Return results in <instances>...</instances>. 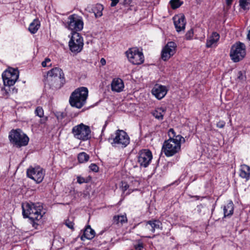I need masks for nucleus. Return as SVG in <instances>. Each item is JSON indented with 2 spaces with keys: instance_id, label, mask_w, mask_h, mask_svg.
I'll return each mask as SVG.
<instances>
[{
  "instance_id": "obj_46",
  "label": "nucleus",
  "mask_w": 250,
  "mask_h": 250,
  "mask_svg": "<svg viewBox=\"0 0 250 250\" xmlns=\"http://www.w3.org/2000/svg\"><path fill=\"white\" fill-rule=\"evenodd\" d=\"M106 126V122L105 123V124L104 125V126L103 127L102 132L104 131V130Z\"/></svg>"
},
{
  "instance_id": "obj_1",
  "label": "nucleus",
  "mask_w": 250,
  "mask_h": 250,
  "mask_svg": "<svg viewBox=\"0 0 250 250\" xmlns=\"http://www.w3.org/2000/svg\"><path fill=\"white\" fill-rule=\"evenodd\" d=\"M169 139L164 142L162 151L167 157H171L178 153L181 149V143H184L185 138L180 135H176L173 128L168 132Z\"/></svg>"
},
{
  "instance_id": "obj_44",
  "label": "nucleus",
  "mask_w": 250,
  "mask_h": 250,
  "mask_svg": "<svg viewBox=\"0 0 250 250\" xmlns=\"http://www.w3.org/2000/svg\"><path fill=\"white\" fill-rule=\"evenodd\" d=\"M100 63L102 66L105 65L106 61L104 58H102L100 60Z\"/></svg>"
},
{
  "instance_id": "obj_43",
  "label": "nucleus",
  "mask_w": 250,
  "mask_h": 250,
  "mask_svg": "<svg viewBox=\"0 0 250 250\" xmlns=\"http://www.w3.org/2000/svg\"><path fill=\"white\" fill-rule=\"evenodd\" d=\"M132 0H123L124 5H129L131 3Z\"/></svg>"
},
{
  "instance_id": "obj_30",
  "label": "nucleus",
  "mask_w": 250,
  "mask_h": 250,
  "mask_svg": "<svg viewBox=\"0 0 250 250\" xmlns=\"http://www.w3.org/2000/svg\"><path fill=\"white\" fill-rule=\"evenodd\" d=\"M250 4V0H240L239 5L240 7L244 10L249 9V5Z\"/></svg>"
},
{
  "instance_id": "obj_39",
  "label": "nucleus",
  "mask_w": 250,
  "mask_h": 250,
  "mask_svg": "<svg viewBox=\"0 0 250 250\" xmlns=\"http://www.w3.org/2000/svg\"><path fill=\"white\" fill-rule=\"evenodd\" d=\"M237 79L240 81H243L245 79V76L244 75L243 73L241 71H239L237 74Z\"/></svg>"
},
{
  "instance_id": "obj_4",
  "label": "nucleus",
  "mask_w": 250,
  "mask_h": 250,
  "mask_svg": "<svg viewBox=\"0 0 250 250\" xmlns=\"http://www.w3.org/2000/svg\"><path fill=\"white\" fill-rule=\"evenodd\" d=\"M108 141L115 148H124L130 143V138L123 130L118 129L111 134Z\"/></svg>"
},
{
  "instance_id": "obj_38",
  "label": "nucleus",
  "mask_w": 250,
  "mask_h": 250,
  "mask_svg": "<svg viewBox=\"0 0 250 250\" xmlns=\"http://www.w3.org/2000/svg\"><path fill=\"white\" fill-rule=\"evenodd\" d=\"M66 226L71 229H73L74 223L69 220H67L65 222Z\"/></svg>"
},
{
  "instance_id": "obj_34",
  "label": "nucleus",
  "mask_w": 250,
  "mask_h": 250,
  "mask_svg": "<svg viewBox=\"0 0 250 250\" xmlns=\"http://www.w3.org/2000/svg\"><path fill=\"white\" fill-rule=\"evenodd\" d=\"M136 250H142L144 248V244L142 241L139 240L138 243L134 245Z\"/></svg>"
},
{
  "instance_id": "obj_29",
  "label": "nucleus",
  "mask_w": 250,
  "mask_h": 250,
  "mask_svg": "<svg viewBox=\"0 0 250 250\" xmlns=\"http://www.w3.org/2000/svg\"><path fill=\"white\" fill-rule=\"evenodd\" d=\"M89 159V155L85 152L80 153L78 156V159L80 163H83L88 161Z\"/></svg>"
},
{
  "instance_id": "obj_17",
  "label": "nucleus",
  "mask_w": 250,
  "mask_h": 250,
  "mask_svg": "<svg viewBox=\"0 0 250 250\" xmlns=\"http://www.w3.org/2000/svg\"><path fill=\"white\" fill-rule=\"evenodd\" d=\"M173 20L174 25L177 32H179L185 29L186 21L184 15L176 16L173 18Z\"/></svg>"
},
{
  "instance_id": "obj_20",
  "label": "nucleus",
  "mask_w": 250,
  "mask_h": 250,
  "mask_svg": "<svg viewBox=\"0 0 250 250\" xmlns=\"http://www.w3.org/2000/svg\"><path fill=\"white\" fill-rule=\"evenodd\" d=\"M239 176L248 181L250 179V167L245 165H241L239 169Z\"/></svg>"
},
{
  "instance_id": "obj_26",
  "label": "nucleus",
  "mask_w": 250,
  "mask_h": 250,
  "mask_svg": "<svg viewBox=\"0 0 250 250\" xmlns=\"http://www.w3.org/2000/svg\"><path fill=\"white\" fill-rule=\"evenodd\" d=\"M113 223L117 225H123L127 221V219L125 214L123 215H117L114 216L113 219Z\"/></svg>"
},
{
  "instance_id": "obj_5",
  "label": "nucleus",
  "mask_w": 250,
  "mask_h": 250,
  "mask_svg": "<svg viewBox=\"0 0 250 250\" xmlns=\"http://www.w3.org/2000/svg\"><path fill=\"white\" fill-rule=\"evenodd\" d=\"M88 90L86 87H81L76 89L71 95L69 103L72 106L81 108L86 103Z\"/></svg>"
},
{
  "instance_id": "obj_32",
  "label": "nucleus",
  "mask_w": 250,
  "mask_h": 250,
  "mask_svg": "<svg viewBox=\"0 0 250 250\" xmlns=\"http://www.w3.org/2000/svg\"><path fill=\"white\" fill-rule=\"evenodd\" d=\"M121 188L124 193H125L127 190H128V191H129V183L125 181H122L121 182Z\"/></svg>"
},
{
  "instance_id": "obj_35",
  "label": "nucleus",
  "mask_w": 250,
  "mask_h": 250,
  "mask_svg": "<svg viewBox=\"0 0 250 250\" xmlns=\"http://www.w3.org/2000/svg\"><path fill=\"white\" fill-rule=\"evenodd\" d=\"M193 35V31L192 29H190L187 32L185 37L187 40H190L192 38Z\"/></svg>"
},
{
  "instance_id": "obj_42",
  "label": "nucleus",
  "mask_w": 250,
  "mask_h": 250,
  "mask_svg": "<svg viewBox=\"0 0 250 250\" xmlns=\"http://www.w3.org/2000/svg\"><path fill=\"white\" fill-rule=\"evenodd\" d=\"M111 3L110 5L111 7L115 6L119 2L118 0H111Z\"/></svg>"
},
{
  "instance_id": "obj_22",
  "label": "nucleus",
  "mask_w": 250,
  "mask_h": 250,
  "mask_svg": "<svg viewBox=\"0 0 250 250\" xmlns=\"http://www.w3.org/2000/svg\"><path fill=\"white\" fill-rule=\"evenodd\" d=\"M95 235V231L92 229L90 226H87L83 232V234L81 236V239L83 241L85 239H92Z\"/></svg>"
},
{
  "instance_id": "obj_19",
  "label": "nucleus",
  "mask_w": 250,
  "mask_h": 250,
  "mask_svg": "<svg viewBox=\"0 0 250 250\" xmlns=\"http://www.w3.org/2000/svg\"><path fill=\"white\" fill-rule=\"evenodd\" d=\"M111 90L116 92H120L124 88V83L120 78H114L111 83Z\"/></svg>"
},
{
  "instance_id": "obj_47",
  "label": "nucleus",
  "mask_w": 250,
  "mask_h": 250,
  "mask_svg": "<svg viewBox=\"0 0 250 250\" xmlns=\"http://www.w3.org/2000/svg\"><path fill=\"white\" fill-rule=\"evenodd\" d=\"M1 90L2 91H4L5 93V95H7L8 94V92L7 91V90L6 89H1Z\"/></svg>"
},
{
  "instance_id": "obj_18",
  "label": "nucleus",
  "mask_w": 250,
  "mask_h": 250,
  "mask_svg": "<svg viewBox=\"0 0 250 250\" xmlns=\"http://www.w3.org/2000/svg\"><path fill=\"white\" fill-rule=\"evenodd\" d=\"M219 39L220 35L218 33L216 32H212L207 39L206 44V47L210 48L216 46Z\"/></svg>"
},
{
  "instance_id": "obj_16",
  "label": "nucleus",
  "mask_w": 250,
  "mask_h": 250,
  "mask_svg": "<svg viewBox=\"0 0 250 250\" xmlns=\"http://www.w3.org/2000/svg\"><path fill=\"white\" fill-rule=\"evenodd\" d=\"M167 92V89L166 86L159 84H155L152 89V94L159 100L163 98Z\"/></svg>"
},
{
  "instance_id": "obj_45",
  "label": "nucleus",
  "mask_w": 250,
  "mask_h": 250,
  "mask_svg": "<svg viewBox=\"0 0 250 250\" xmlns=\"http://www.w3.org/2000/svg\"><path fill=\"white\" fill-rule=\"evenodd\" d=\"M226 3L228 5H230L233 1V0H226Z\"/></svg>"
},
{
  "instance_id": "obj_9",
  "label": "nucleus",
  "mask_w": 250,
  "mask_h": 250,
  "mask_svg": "<svg viewBox=\"0 0 250 250\" xmlns=\"http://www.w3.org/2000/svg\"><path fill=\"white\" fill-rule=\"evenodd\" d=\"M246 55L245 45L240 42L233 44L230 50V56L234 62H238Z\"/></svg>"
},
{
  "instance_id": "obj_27",
  "label": "nucleus",
  "mask_w": 250,
  "mask_h": 250,
  "mask_svg": "<svg viewBox=\"0 0 250 250\" xmlns=\"http://www.w3.org/2000/svg\"><path fill=\"white\" fill-rule=\"evenodd\" d=\"M104 9L103 5L101 4H96L92 8L93 12L96 18L101 17L103 15L102 11Z\"/></svg>"
},
{
  "instance_id": "obj_14",
  "label": "nucleus",
  "mask_w": 250,
  "mask_h": 250,
  "mask_svg": "<svg viewBox=\"0 0 250 250\" xmlns=\"http://www.w3.org/2000/svg\"><path fill=\"white\" fill-rule=\"evenodd\" d=\"M176 48L177 45L174 42H168L162 50V59L164 61L169 60L176 53Z\"/></svg>"
},
{
  "instance_id": "obj_28",
  "label": "nucleus",
  "mask_w": 250,
  "mask_h": 250,
  "mask_svg": "<svg viewBox=\"0 0 250 250\" xmlns=\"http://www.w3.org/2000/svg\"><path fill=\"white\" fill-rule=\"evenodd\" d=\"M129 191L126 192L125 193L126 195L129 194L132 192L136 190L137 189V188L139 187L140 185L139 182L137 180H135L133 178H132V179L129 181Z\"/></svg>"
},
{
  "instance_id": "obj_2",
  "label": "nucleus",
  "mask_w": 250,
  "mask_h": 250,
  "mask_svg": "<svg viewBox=\"0 0 250 250\" xmlns=\"http://www.w3.org/2000/svg\"><path fill=\"white\" fill-rule=\"evenodd\" d=\"M40 203H25L22 205V214L24 218H29L32 221V226L37 228L38 224L35 221H40L44 212Z\"/></svg>"
},
{
  "instance_id": "obj_10",
  "label": "nucleus",
  "mask_w": 250,
  "mask_h": 250,
  "mask_svg": "<svg viewBox=\"0 0 250 250\" xmlns=\"http://www.w3.org/2000/svg\"><path fill=\"white\" fill-rule=\"evenodd\" d=\"M27 176L34 180L37 184L41 183L44 177L45 171L42 168L37 166L30 167L26 171Z\"/></svg>"
},
{
  "instance_id": "obj_41",
  "label": "nucleus",
  "mask_w": 250,
  "mask_h": 250,
  "mask_svg": "<svg viewBox=\"0 0 250 250\" xmlns=\"http://www.w3.org/2000/svg\"><path fill=\"white\" fill-rule=\"evenodd\" d=\"M77 182L80 184L84 183L85 182V180L84 178L78 176L77 177Z\"/></svg>"
},
{
  "instance_id": "obj_23",
  "label": "nucleus",
  "mask_w": 250,
  "mask_h": 250,
  "mask_svg": "<svg viewBox=\"0 0 250 250\" xmlns=\"http://www.w3.org/2000/svg\"><path fill=\"white\" fill-rule=\"evenodd\" d=\"M233 203L232 201H229L223 207L224 217L226 218L231 216L233 213Z\"/></svg>"
},
{
  "instance_id": "obj_11",
  "label": "nucleus",
  "mask_w": 250,
  "mask_h": 250,
  "mask_svg": "<svg viewBox=\"0 0 250 250\" xmlns=\"http://www.w3.org/2000/svg\"><path fill=\"white\" fill-rule=\"evenodd\" d=\"M83 38L77 32H73L70 40L69 42L70 50L74 53H79L83 49Z\"/></svg>"
},
{
  "instance_id": "obj_33",
  "label": "nucleus",
  "mask_w": 250,
  "mask_h": 250,
  "mask_svg": "<svg viewBox=\"0 0 250 250\" xmlns=\"http://www.w3.org/2000/svg\"><path fill=\"white\" fill-rule=\"evenodd\" d=\"M35 113L36 115L39 116L40 118L43 117L44 112L41 106H38L35 111Z\"/></svg>"
},
{
  "instance_id": "obj_24",
  "label": "nucleus",
  "mask_w": 250,
  "mask_h": 250,
  "mask_svg": "<svg viewBox=\"0 0 250 250\" xmlns=\"http://www.w3.org/2000/svg\"><path fill=\"white\" fill-rule=\"evenodd\" d=\"M41 26V23L38 19H34L32 22L30 23L28 27V30L32 34L37 33Z\"/></svg>"
},
{
  "instance_id": "obj_6",
  "label": "nucleus",
  "mask_w": 250,
  "mask_h": 250,
  "mask_svg": "<svg viewBox=\"0 0 250 250\" xmlns=\"http://www.w3.org/2000/svg\"><path fill=\"white\" fill-rule=\"evenodd\" d=\"M10 141L18 147L26 146L29 139L21 129L12 130L9 134Z\"/></svg>"
},
{
  "instance_id": "obj_12",
  "label": "nucleus",
  "mask_w": 250,
  "mask_h": 250,
  "mask_svg": "<svg viewBox=\"0 0 250 250\" xmlns=\"http://www.w3.org/2000/svg\"><path fill=\"white\" fill-rule=\"evenodd\" d=\"M125 53L128 61L133 64H140L144 61L143 53L137 48H130L126 51Z\"/></svg>"
},
{
  "instance_id": "obj_31",
  "label": "nucleus",
  "mask_w": 250,
  "mask_h": 250,
  "mask_svg": "<svg viewBox=\"0 0 250 250\" xmlns=\"http://www.w3.org/2000/svg\"><path fill=\"white\" fill-rule=\"evenodd\" d=\"M172 9H176L179 7L182 4L180 0H171L169 2Z\"/></svg>"
},
{
  "instance_id": "obj_40",
  "label": "nucleus",
  "mask_w": 250,
  "mask_h": 250,
  "mask_svg": "<svg viewBox=\"0 0 250 250\" xmlns=\"http://www.w3.org/2000/svg\"><path fill=\"white\" fill-rule=\"evenodd\" d=\"M225 122L223 121H220L219 122H218L217 124H216V126L218 128H223L225 125Z\"/></svg>"
},
{
  "instance_id": "obj_37",
  "label": "nucleus",
  "mask_w": 250,
  "mask_h": 250,
  "mask_svg": "<svg viewBox=\"0 0 250 250\" xmlns=\"http://www.w3.org/2000/svg\"><path fill=\"white\" fill-rule=\"evenodd\" d=\"M51 60L49 58H46L44 61H43L42 63V67H46L48 66H51V64L50 63L49 65H47V63L50 62Z\"/></svg>"
},
{
  "instance_id": "obj_13",
  "label": "nucleus",
  "mask_w": 250,
  "mask_h": 250,
  "mask_svg": "<svg viewBox=\"0 0 250 250\" xmlns=\"http://www.w3.org/2000/svg\"><path fill=\"white\" fill-rule=\"evenodd\" d=\"M83 23L81 18L77 15H70L68 18L66 27L69 30L77 32L83 28Z\"/></svg>"
},
{
  "instance_id": "obj_48",
  "label": "nucleus",
  "mask_w": 250,
  "mask_h": 250,
  "mask_svg": "<svg viewBox=\"0 0 250 250\" xmlns=\"http://www.w3.org/2000/svg\"><path fill=\"white\" fill-rule=\"evenodd\" d=\"M63 118V114H61V117L60 118L61 119H62Z\"/></svg>"
},
{
  "instance_id": "obj_7",
  "label": "nucleus",
  "mask_w": 250,
  "mask_h": 250,
  "mask_svg": "<svg viewBox=\"0 0 250 250\" xmlns=\"http://www.w3.org/2000/svg\"><path fill=\"white\" fill-rule=\"evenodd\" d=\"M72 133L75 138L84 141L90 138L91 130L89 126L81 123L72 128Z\"/></svg>"
},
{
  "instance_id": "obj_25",
  "label": "nucleus",
  "mask_w": 250,
  "mask_h": 250,
  "mask_svg": "<svg viewBox=\"0 0 250 250\" xmlns=\"http://www.w3.org/2000/svg\"><path fill=\"white\" fill-rule=\"evenodd\" d=\"M165 113L166 109L162 107L157 108L152 112L153 116L159 120H163Z\"/></svg>"
},
{
  "instance_id": "obj_8",
  "label": "nucleus",
  "mask_w": 250,
  "mask_h": 250,
  "mask_svg": "<svg viewBox=\"0 0 250 250\" xmlns=\"http://www.w3.org/2000/svg\"><path fill=\"white\" fill-rule=\"evenodd\" d=\"M19 76V72L17 68H8L2 74L4 86L10 87L14 85L18 79Z\"/></svg>"
},
{
  "instance_id": "obj_36",
  "label": "nucleus",
  "mask_w": 250,
  "mask_h": 250,
  "mask_svg": "<svg viewBox=\"0 0 250 250\" xmlns=\"http://www.w3.org/2000/svg\"><path fill=\"white\" fill-rule=\"evenodd\" d=\"M89 167L90 169V170H91L92 171H93L94 172H97L98 171L99 167L95 164H91L89 166Z\"/></svg>"
},
{
  "instance_id": "obj_15",
  "label": "nucleus",
  "mask_w": 250,
  "mask_h": 250,
  "mask_svg": "<svg viewBox=\"0 0 250 250\" xmlns=\"http://www.w3.org/2000/svg\"><path fill=\"white\" fill-rule=\"evenodd\" d=\"M152 159L151 152L147 149L141 150L139 151L138 157V162L140 166L146 167L150 164Z\"/></svg>"
},
{
  "instance_id": "obj_21",
  "label": "nucleus",
  "mask_w": 250,
  "mask_h": 250,
  "mask_svg": "<svg viewBox=\"0 0 250 250\" xmlns=\"http://www.w3.org/2000/svg\"><path fill=\"white\" fill-rule=\"evenodd\" d=\"M162 223L157 220H150L146 222L145 227L149 229L152 233H154L156 229L161 228Z\"/></svg>"
},
{
  "instance_id": "obj_3",
  "label": "nucleus",
  "mask_w": 250,
  "mask_h": 250,
  "mask_svg": "<svg viewBox=\"0 0 250 250\" xmlns=\"http://www.w3.org/2000/svg\"><path fill=\"white\" fill-rule=\"evenodd\" d=\"M65 83L64 74L61 68L55 67L47 72L44 83L52 89H59Z\"/></svg>"
}]
</instances>
